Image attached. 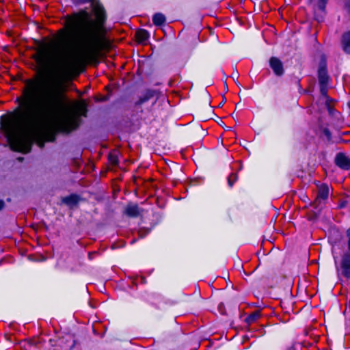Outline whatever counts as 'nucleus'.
I'll use <instances>...</instances> for the list:
<instances>
[{"label": "nucleus", "mask_w": 350, "mask_h": 350, "mask_svg": "<svg viewBox=\"0 0 350 350\" xmlns=\"http://www.w3.org/2000/svg\"><path fill=\"white\" fill-rule=\"evenodd\" d=\"M109 159L111 162L114 165H116L118 163V159L116 156L110 155Z\"/></svg>", "instance_id": "obj_25"}, {"label": "nucleus", "mask_w": 350, "mask_h": 350, "mask_svg": "<svg viewBox=\"0 0 350 350\" xmlns=\"http://www.w3.org/2000/svg\"><path fill=\"white\" fill-rule=\"evenodd\" d=\"M335 163L340 168L348 170L350 169V159L343 153H338L335 157Z\"/></svg>", "instance_id": "obj_6"}, {"label": "nucleus", "mask_w": 350, "mask_h": 350, "mask_svg": "<svg viewBox=\"0 0 350 350\" xmlns=\"http://www.w3.org/2000/svg\"><path fill=\"white\" fill-rule=\"evenodd\" d=\"M5 203L3 200H0V211L4 207Z\"/></svg>", "instance_id": "obj_29"}, {"label": "nucleus", "mask_w": 350, "mask_h": 350, "mask_svg": "<svg viewBox=\"0 0 350 350\" xmlns=\"http://www.w3.org/2000/svg\"><path fill=\"white\" fill-rule=\"evenodd\" d=\"M53 60H54V62L55 63H58V64H59L62 62V59H60V58H54Z\"/></svg>", "instance_id": "obj_28"}, {"label": "nucleus", "mask_w": 350, "mask_h": 350, "mask_svg": "<svg viewBox=\"0 0 350 350\" xmlns=\"http://www.w3.org/2000/svg\"><path fill=\"white\" fill-rule=\"evenodd\" d=\"M329 196V187L327 185H321L318 189L317 196L314 200V204H317L316 208L319 206L318 203L321 202V200L327 199Z\"/></svg>", "instance_id": "obj_7"}, {"label": "nucleus", "mask_w": 350, "mask_h": 350, "mask_svg": "<svg viewBox=\"0 0 350 350\" xmlns=\"http://www.w3.org/2000/svg\"><path fill=\"white\" fill-rule=\"evenodd\" d=\"M323 133L329 142L332 140V133L327 128H324L323 129Z\"/></svg>", "instance_id": "obj_23"}, {"label": "nucleus", "mask_w": 350, "mask_h": 350, "mask_svg": "<svg viewBox=\"0 0 350 350\" xmlns=\"http://www.w3.org/2000/svg\"><path fill=\"white\" fill-rule=\"evenodd\" d=\"M347 250L343 254L341 259V274L346 278H350V228L347 230Z\"/></svg>", "instance_id": "obj_3"}, {"label": "nucleus", "mask_w": 350, "mask_h": 350, "mask_svg": "<svg viewBox=\"0 0 350 350\" xmlns=\"http://www.w3.org/2000/svg\"><path fill=\"white\" fill-rule=\"evenodd\" d=\"M327 2V0H319L318 8L321 11H322V12L325 11Z\"/></svg>", "instance_id": "obj_21"}, {"label": "nucleus", "mask_w": 350, "mask_h": 350, "mask_svg": "<svg viewBox=\"0 0 350 350\" xmlns=\"http://www.w3.org/2000/svg\"><path fill=\"white\" fill-rule=\"evenodd\" d=\"M19 103L18 117L5 126L10 148L27 153L36 142L42 148L46 142H54L50 126L63 124L68 131L79 126L78 118L66 116L67 100L57 87L36 79H27Z\"/></svg>", "instance_id": "obj_1"}, {"label": "nucleus", "mask_w": 350, "mask_h": 350, "mask_svg": "<svg viewBox=\"0 0 350 350\" xmlns=\"http://www.w3.org/2000/svg\"><path fill=\"white\" fill-rule=\"evenodd\" d=\"M347 6H348L349 10L350 12V0H349V1L347 3Z\"/></svg>", "instance_id": "obj_33"}, {"label": "nucleus", "mask_w": 350, "mask_h": 350, "mask_svg": "<svg viewBox=\"0 0 350 350\" xmlns=\"http://www.w3.org/2000/svg\"><path fill=\"white\" fill-rule=\"evenodd\" d=\"M98 290L100 292L103 293V291L105 290V286H98Z\"/></svg>", "instance_id": "obj_27"}, {"label": "nucleus", "mask_w": 350, "mask_h": 350, "mask_svg": "<svg viewBox=\"0 0 350 350\" xmlns=\"http://www.w3.org/2000/svg\"><path fill=\"white\" fill-rule=\"evenodd\" d=\"M150 229H148V228H140L139 230L138 231L139 237L140 238H143L146 234H148L150 232Z\"/></svg>", "instance_id": "obj_20"}, {"label": "nucleus", "mask_w": 350, "mask_h": 350, "mask_svg": "<svg viewBox=\"0 0 350 350\" xmlns=\"http://www.w3.org/2000/svg\"><path fill=\"white\" fill-rule=\"evenodd\" d=\"M317 204H319V206H317V208H316L317 204H315L314 203V208H319V210H321V208H319L320 203H318Z\"/></svg>", "instance_id": "obj_34"}, {"label": "nucleus", "mask_w": 350, "mask_h": 350, "mask_svg": "<svg viewBox=\"0 0 350 350\" xmlns=\"http://www.w3.org/2000/svg\"><path fill=\"white\" fill-rule=\"evenodd\" d=\"M333 101H328L327 103H325L326 108L331 116H334L336 113V111L333 106L332 105Z\"/></svg>", "instance_id": "obj_18"}, {"label": "nucleus", "mask_w": 350, "mask_h": 350, "mask_svg": "<svg viewBox=\"0 0 350 350\" xmlns=\"http://www.w3.org/2000/svg\"><path fill=\"white\" fill-rule=\"evenodd\" d=\"M224 89L226 90V91H228V90L226 82L224 83Z\"/></svg>", "instance_id": "obj_30"}, {"label": "nucleus", "mask_w": 350, "mask_h": 350, "mask_svg": "<svg viewBox=\"0 0 350 350\" xmlns=\"http://www.w3.org/2000/svg\"><path fill=\"white\" fill-rule=\"evenodd\" d=\"M86 113H87L86 109H84V111H83V113H82V115H83V116H86Z\"/></svg>", "instance_id": "obj_32"}, {"label": "nucleus", "mask_w": 350, "mask_h": 350, "mask_svg": "<svg viewBox=\"0 0 350 350\" xmlns=\"http://www.w3.org/2000/svg\"><path fill=\"white\" fill-rule=\"evenodd\" d=\"M165 16L161 13H156L152 17V22L156 26H161L165 23Z\"/></svg>", "instance_id": "obj_11"}, {"label": "nucleus", "mask_w": 350, "mask_h": 350, "mask_svg": "<svg viewBox=\"0 0 350 350\" xmlns=\"http://www.w3.org/2000/svg\"><path fill=\"white\" fill-rule=\"evenodd\" d=\"M269 66L276 76H282L284 73L282 62L275 57H272L269 59Z\"/></svg>", "instance_id": "obj_5"}, {"label": "nucleus", "mask_w": 350, "mask_h": 350, "mask_svg": "<svg viewBox=\"0 0 350 350\" xmlns=\"http://www.w3.org/2000/svg\"><path fill=\"white\" fill-rule=\"evenodd\" d=\"M237 174L235 173H231L229 176L228 177V184L230 187H232L234 185V183L237 180Z\"/></svg>", "instance_id": "obj_16"}, {"label": "nucleus", "mask_w": 350, "mask_h": 350, "mask_svg": "<svg viewBox=\"0 0 350 350\" xmlns=\"http://www.w3.org/2000/svg\"><path fill=\"white\" fill-rule=\"evenodd\" d=\"M79 197L77 195H70L63 198L62 202L69 206H74L78 203Z\"/></svg>", "instance_id": "obj_12"}, {"label": "nucleus", "mask_w": 350, "mask_h": 350, "mask_svg": "<svg viewBox=\"0 0 350 350\" xmlns=\"http://www.w3.org/2000/svg\"><path fill=\"white\" fill-rule=\"evenodd\" d=\"M137 38L140 42H146L149 38V33L145 29H140L136 33Z\"/></svg>", "instance_id": "obj_14"}, {"label": "nucleus", "mask_w": 350, "mask_h": 350, "mask_svg": "<svg viewBox=\"0 0 350 350\" xmlns=\"http://www.w3.org/2000/svg\"><path fill=\"white\" fill-rule=\"evenodd\" d=\"M144 94L147 96L148 98L150 100L154 96L157 97L159 92L158 91L154 90H148L146 91Z\"/></svg>", "instance_id": "obj_17"}, {"label": "nucleus", "mask_w": 350, "mask_h": 350, "mask_svg": "<svg viewBox=\"0 0 350 350\" xmlns=\"http://www.w3.org/2000/svg\"><path fill=\"white\" fill-rule=\"evenodd\" d=\"M235 77H236L237 79L238 78V74H237H237H233V75H232V78L234 79V78H235Z\"/></svg>", "instance_id": "obj_31"}, {"label": "nucleus", "mask_w": 350, "mask_h": 350, "mask_svg": "<svg viewBox=\"0 0 350 350\" xmlns=\"http://www.w3.org/2000/svg\"><path fill=\"white\" fill-rule=\"evenodd\" d=\"M310 3L312 2L314 0H308Z\"/></svg>", "instance_id": "obj_35"}, {"label": "nucleus", "mask_w": 350, "mask_h": 350, "mask_svg": "<svg viewBox=\"0 0 350 350\" xmlns=\"http://www.w3.org/2000/svg\"><path fill=\"white\" fill-rule=\"evenodd\" d=\"M310 286H296L297 287V293H306L308 297H312L314 296L315 293L311 292L309 289V287Z\"/></svg>", "instance_id": "obj_15"}, {"label": "nucleus", "mask_w": 350, "mask_h": 350, "mask_svg": "<svg viewBox=\"0 0 350 350\" xmlns=\"http://www.w3.org/2000/svg\"><path fill=\"white\" fill-rule=\"evenodd\" d=\"M149 100V98H148L147 96L144 94L143 96H142L136 102L137 105H141L143 103L147 102Z\"/></svg>", "instance_id": "obj_22"}, {"label": "nucleus", "mask_w": 350, "mask_h": 350, "mask_svg": "<svg viewBox=\"0 0 350 350\" xmlns=\"http://www.w3.org/2000/svg\"><path fill=\"white\" fill-rule=\"evenodd\" d=\"M342 45L343 51L350 54V30L344 33L342 36Z\"/></svg>", "instance_id": "obj_9"}, {"label": "nucleus", "mask_w": 350, "mask_h": 350, "mask_svg": "<svg viewBox=\"0 0 350 350\" xmlns=\"http://www.w3.org/2000/svg\"><path fill=\"white\" fill-rule=\"evenodd\" d=\"M142 209L137 204L129 203L125 208L124 213L131 217H137L141 214Z\"/></svg>", "instance_id": "obj_8"}, {"label": "nucleus", "mask_w": 350, "mask_h": 350, "mask_svg": "<svg viewBox=\"0 0 350 350\" xmlns=\"http://www.w3.org/2000/svg\"><path fill=\"white\" fill-rule=\"evenodd\" d=\"M95 0H71L72 3L75 5H80L87 3H93Z\"/></svg>", "instance_id": "obj_19"}, {"label": "nucleus", "mask_w": 350, "mask_h": 350, "mask_svg": "<svg viewBox=\"0 0 350 350\" xmlns=\"http://www.w3.org/2000/svg\"><path fill=\"white\" fill-rule=\"evenodd\" d=\"M91 12L81 9L65 17V27L70 37L69 44L77 46L85 56L94 55L109 46L105 38L107 19L102 5L96 3Z\"/></svg>", "instance_id": "obj_2"}, {"label": "nucleus", "mask_w": 350, "mask_h": 350, "mask_svg": "<svg viewBox=\"0 0 350 350\" xmlns=\"http://www.w3.org/2000/svg\"><path fill=\"white\" fill-rule=\"evenodd\" d=\"M318 80L319 84H328L329 76L327 69V62L325 57L322 56L319 62L318 68Z\"/></svg>", "instance_id": "obj_4"}, {"label": "nucleus", "mask_w": 350, "mask_h": 350, "mask_svg": "<svg viewBox=\"0 0 350 350\" xmlns=\"http://www.w3.org/2000/svg\"><path fill=\"white\" fill-rule=\"evenodd\" d=\"M261 316L260 312L258 310H256L249 314L245 319V321L247 324L251 325L252 323L256 321Z\"/></svg>", "instance_id": "obj_10"}, {"label": "nucleus", "mask_w": 350, "mask_h": 350, "mask_svg": "<svg viewBox=\"0 0 350 350\" xmlns=\"http://www.w3.org/2000/svg\"><path fill=\"white\" fill-rule=\"evenodd\" d=\"M139 280H140L139 281H138V280H137V281H135V282H134V281H133V284H137L138 283H142V284H143V283L146 282L145 281V278H144V277H139Z\"/></svg>", "instance_id": "obj_26"}, {"label": "nucleus", "mask_w": 350, "mask_h": 350, "mask_svg": "<svg viewBox=\"0 0 350 350\" xmlns=\"http://www.w3.org/2000/svg\"><path fill=\"white\" fill-rule=\"evenodd\" d=\"M319 86L321 94L325 98V103L334 101L333 99L327 96L328 84H319Z\"/></svg>", "instance_id": "obj_13"}, {"label": "nucleus", "mask_w": 350, "mask_h": 350, "mask_svg": "<svg viewBox=\"0 0 350 350\" xmlns=\"http://www.w3.org/2000/svg\"><path fill=\"white\" fill-rule=\"evenodd\" d=\"M218 310L219 311V312L221 314H226V312H225V306H224V304L223 303H220L218 305Z\"/></svg>", "instance_id": "obj_24"}]
</instances>
